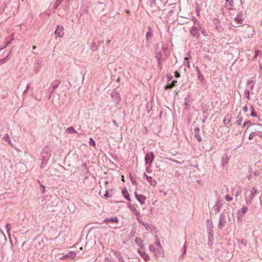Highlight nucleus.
Returning a JSON list of instances; mask_svg holds the SVG:
<instances>
[{"label": "nucleus", "instance_id": "f257e3e1", "mask_svg": "<svg viewBox=\"0 0 262 262\" xmlns=\"http://www.w3.org/2000/svg\"><path fill=\"white\" fill-rule=\"evenodd\" d=\"M257 192V189L256 187H253L250 190L245 192V201L247 203L250 204Z\"/></svg>", "mask_w": 262, "mask_h": 262}, {"label": "nucleus", "instance_id": "f03ea898", "mask_svg": "<svg viewBox=\"0 0 262 262\" xmlns=\"http://www.w3.org/2000/svg\"><path fill=\"white\" fill-rule=\"evenodd\" d=\"M193 21L194 24L196 23V25H198V27L196 26L192 27L190 30V34L191 35H192L193 37H196V38H198L200 36V33H199V30H200V23L199 21H198L195 17L192 19Z\"/></svg>", "mask_w": 262, "mask_h": 262}, {"label": "nucleus", "instance_id": "7ed1b4c3", "mask_svg": "<svg viewBox=\"0 0 262 262\" xmlns=\"http://www.w3.org/2000/svg\"><path fill=\"white\" fill-rule=\"evenodd\" d=\"M255 126L254 131L253 132L255 136H258L262 137V125L259 124H255L254 125Z\"/></svg>", "mask_w": 262, "mask_h": 262}, {"label": "nucleus", "instance_id": "20e7f679", "mask_svg": "<svg viewBox=\"0 0 262 262\" xmlns=\"http://www.w3.org/2000/svg\"><path fill=\"white\" fill-rule=\"evenodd\" d=\"M154 155L153 152H150L147 153L145 157V162L146 164L150 165L154 161Z\"/></svg>", "mask_w": 262, "mask_h": 262}, {"label": "nucleus", "instance_id": "39448f33", "mask_svg": "<svg viewBox=\"0 0 262 262\" xmlns=\"http://www.w3.org/2000/svg\"><path fill=\"white\" fill-rule=\"evenodd\" d=\"M55 34L59 37H62L64 35L63 27L59 25L57 26L55 31Z\"/></svg>", "mask_w": 262, "mask_h": 262}, {"label": "nucleus", "instance_id": "423d86ee", "mask_svg": "<svg viewBox=\"0 0 262 262\" xmlns=\"http://www.w3.org/2000/svg\"><path fill=\"white\" fill-rule=\"evenodd\" d=\"M136 197L141 204H144L145 203L146 198L144 195L136 193Z\"/></svg>", "mask_w": 262, "mask_h": 262}, {"label": "nucleus", "instance_id": "0eeeda50", "mask_svg": "<svg viewBox=\"0 0 262 262\" xmlns=\"http://www.w3.org/2000/svg\"><path fill=\"white\" fill-rule=\"evenodd\" d=\"M76 256V253L74 251H71L66 254L64 255V257H66L67 258H70L71 259H74Z\"/></svg>", "mask_w": 262, "mask_h": 262}, {"label": "nucleus", "instance_id": "6e6552de", "mask_svg": "<svg viewBox=\"0 0 262 262\" xmlns=\"http://www.w3.org/2000/svg\"><path fill=\"white\" fill-rule=\"evenodd\" d=\"M138 253L141 256V257L144 259L145 261H148L149 260V256L148 254H147L145 252L142 251L138 250Z\"/></svg>", "mask_w": 262, "mask_h": 262}, {"label": "nucleus", "instance_id": "1a4fd4ad", "mask_svg": "<svg viewBox=\"0 0 262 262\" xmlns=\"http://www.w3.org/2000/svg\"><path fill=\"white\" fill-rule=\"evenodd\" d=\"M103 222L104 223H107L108 222H111L113 223H118V220L117 217H114L113 218L110 219H105L104 220Z\"/></svg>", "mask_w": 262, "mask_h": 262}, {"label": "nucleus", "instance_id": "9d476101", "mask_svg": "<svg viewBox=\"0 0 262 262\" xmlns=\"http://www.w3.org/2000/svg\"><path fill=\"white\" fill-rule=\"evenodd\" d=\"M237 242L239 245H243L245 247L247 245V241L245 239H238Z\"/></svg>", "mask_w": 262, "mask_h": 262}, {"label": "nucleus", "instance_id": "9b49d317", "mask_svg": "<svg viewBox=\"0 0 262 262\" xmlns=\"http://www.w3.org/2000/svg\"><path fill=\"white\" fill-rule=\"evenodd\" d=\"M177 82V81H176V80L172 81V82L170 84H167V85H166L165 87V89H171V88H173V86H175L176 83Z\"/></svg>", "mask_w": 262, "mask_h": 262}, {"label": "nucleus", "instance_id": "f8f14e48", "mask_svg": "<svg viewBox=\"0 0 262 262\" xmlns=\"http://www.w3.org/2000/svg\"><path fill=\"white\" fill-rule=\"evenodd\" d=\"M233 4V0H229V2L227 3V4L226 5V7H227L229 10L232 9Z\"/></svg>", "mask_w": 262, "mask_h": 262}, {"label": "nucleus", "instance_id": "ddd939ff", "mask_svg": "<svg viewBox=\"0 0 262 262\" xmlns=\"http://www.w3.org/2000/svg\"><path fill=\"white\" fill-rule=\"evenodd\" d=\"M234 19L235 21L237 22L238 24L242 23L243 19L242 18L241 14L237 15V16L234 18Z\"/></svg>", "mask_w": 262, "mask_h": 262}, {"label": "nucleus", "instance_id": "4468645a", "mask_svg": "<svg viewBox=\"0 0 262 262\" xmlns=\"http://www.w3.org/2000/svg\"><path fill=\"white\" fill-rule=\"evenodd\" d=\"M66 132L69 134L77 133V132L73 127H69L66 129Z\"/></svg>", "mask_w": 262, "mask_h": 262}, {"label": "nucleus", "instance_id": "2eb2a0df", "mask_svg": "<svg viewBox=\"0 0 262 262\" xmlns=\"http://www.w3.org/2000/svg\"><path fill=\"white\" fill-rule=\"evenodd\" d=\"M142 240L139 237H136L135 239L136 243L137 245H139L141 248L143 247V245H142Z\"/></svg>", "mask_w": 262, "mask_h": 262}, {"label": "nucleus", "instance_id": "dca6fc26", "mask_svg": "<svg viewBox=\"0 0 262 262\" xmlns=\"http://www.w3.org/2000/svg\"><path fill=\"white\" fill-rule=\"evenodd\" d=\"M3 139L8 142L10 145L11 146L12 145V144L11 143V140L10 139V137L8 134H6L5 136L3 138Z\"/></svg>", "mask_w": 262, "mask_h": 262}, {"label": "nucleus", "instance_id": "f3484780", "mask_svg": "<svg viewBox=\"0 0 262 262\" xmlns=\"http://www.w3.org/2000/svg\"><path fill=\"white\" fill-rule=\"evenodd\" d=\"M5 4L0 3V14H2L5 11Z\"/></svg>", "mask_w": 262, "mask_h": 262}, {"label": "nucleus", "instance_id": "a211bd4d", "mask_svg": "<svg viewBox=\"0 0 262 262\" xmlns=\"http://www.w3.org/2000/svg\"><path fill=\"white\" fill-rule=\"evenodd\" d=\"M224 226H225V222L222 220H220L219 222V225H218L219 228L220 229H222L223 228V227Z\"/></svg>", "mask_w": 262, "mask_h": 262}, {"label": "nucleus", "instance_id": "6ab92c4d", "mask_svg": "<svg viewBox=\"0 0 262 262\" xmlns=\"http://www.w3.org/2000/svg\"><path fill=\"white\" fill-rule=\"evenodd\" d=\"M6 228L7 229V233L10 236V230H11V225L10 224H7L6 225Z\"/></svg>", "mask_w": 262, "mask_h": 262}, {"label": "nucleus", "instance_id": "aec40b11", "mask_svg": "<svg viewBox=\"0 0 262 262\" xmlns=\"http://www.w3.org/2000/svg\"><path fill=\"white\" fill-rule=\"evenodd\" d=\"M113 252L115 255L118 258V260L120 259V257H123L119 252L113 251Z\"/></svg>", "mask_w": 262, "mask_h": 262}, {"label": "nucleus", "instance_id": "412c9836", "mask_svg": "<svg viewBox=\"0 0 262 262\" xmlns=\"http://www.w3.org/2000/svg\"><path fill=\"white\" fill-rule=\"evenodd\" d=\"M148 3L151 7H154L156 5V0H149Z\"/></svg>", "mask_w": 262, "mask_h": 262}, {"label": "nucleus", "instance_id": "4be33fe9", "mask_svg": "<svg viewBox=\"0 0 262 262\" xmlns=\"http://www.w3.org/2000/svg\"><path fill=\"white\" fill-rule=\"evenodd\" d=\"M144 176L146 177L147 181L150 183V184H152V178L151 177L147 176L145 173H144Z\"/></svg>", "mask_w": 262, "mask_h": 262}, {"label": "nucleus", "instance_id": "5701e85b", "mask_svg": "<svg viewBox=\"0 0 262 262\" xmlns=\"http://www.w3.org/2000/svg\"><path fill=\"white\" fill-rule=\"evenodd\" d=\"M237 120L236 121V123L238 125H241V123H242V121L243 120L242 117L239 116H238L237 117Z\"/></svg>", "mask_w": 262, "mask_h": 262}, {"label": "nucleus", "instance_id": "b1692460", "mask_svg": "<svg viewBox=\"0 0 262 262\" xmlns=\"http://www.w3.org/2000/svg\"><path fill=\"white\" fill-rule=\"evenodd\" d=\"M242 192V189L241 187H239L237 189V191L236 192L235 196L236 197L238 196L241 194Z\"/></svg>", "mask_w": 262, "mask_h": 262}, {"label": "nucleus", "instance_id": "393cba45", "mask_svg": "<svg viewBox=\"0 0 262 262\" xmlns=\"http://www.w3.org/2000/svg\"><path fill=\"white\" fill-rule=\"evenodd\" d=\"M247 210H248L247 207L246 206H244V207H243V208L241 209V212L243 214H244L247 212Z\"/></svg>", "mask_w": 262, "mask_h": 262}, {"label": "nucleus", "instance_id": "a878e982", "mask_svg": "<svg viewBox=\"0 0 262 262\" xmlns=\"http://www.w3.org/2000/svg\"><path fill=\"white\" fill-rule=\"evenodd\" d=\"M59 83H60V81H57L55 84H52V88H53V91H52L53 92L54 91V90L55 89H56L58 86Z\"/></svg>", "mask_w": 262, "mask_h": 262}, {"label": "nucleus", "instance_id": "bb28decb", "mask_svg": "<svg viewBox=\"0 0 262 262\" xmlns=\"http://www.w3.org/2000/svg\"><path fill=\"white\" fill-rule=\"evenodd\" d=\"M261 51L260 50H255V55L254 56L253 59V60H256V57L257 56H258V53H261Z\"/></svg>", "mask_w": 262, "mask_h": 262}, {"label": "nucleus", "instance_id": "cd10ccee", "mask_svg": "<svg viewBox=\"0 0 262 262\" xmlns=\"http://www.w3.org/2000/svg\"><path fill=\"white\" fill-rule=\"evenodd\" d=\"M195 137L198 140V141L200 142L202 141V138L201 137L199 133H195Z\"/></svg>", "mask_w": 262, "mask_h": 262}, {"label": "nucleus", "instance_id": "c85d7f7f", "mask_svg": "<svg viewBox=\"0 0 262 262\" xmlns=\"http://www.w3.org/2000/svg\"><path fill=\"white\" fill-rule=\"evenodd\" d=\"M89 143L91 145H92L93 146H95V142L92 138H91L90 139Z\"/></svg>", "mask_w": 262, "mask_h": 262}, {"label": "nucleus", "instance_id": "c756f323", "mask_svg": "<svg viewBox=\"0 0 262 262\" xmlns=\"http://www.w3.org/2000/svg\"><path fill=\"white\" fill-rule=\"evenodd\" d=\"M152 35V32L151 31L147 32L146 33V39H148Z\"/></svg>", "mask_w": 262, "mask_h": 262}, {"label": "nucleus", "instance_id": "7c9ffc66", "mask_svg": "<svg viewBox=\"0 0 262 262\" xmlns=\"http://www.w3.org/2000/svg\"><path fill=\"white\" fill-rule=\"evenodd\" d=\"M29 88H30V85L29 84H27V86H26V90L24 91V95H26L28 92V91L29 90Z\"/></svg>", "mask_w": 262, "mask_h": 262}, {"label": "nucleus", "instance_id": "2f4dec72", "mask_svg": "<svg viewBox=\"0 0 262 262\" xmlns=\"http://www.w3.org/2000/svg\"><path fill=\"white\" fill-rule=\"evenodd\" d=\"M245 94L246 95V97L248 99H250V91L249 90H246Z\"/></svg>", "mask_w": 262, "mask_h": 262}, {"label": "nucleus", "instance_id": "473e14b6", "mask_svg": "<svg viewBox=\"0 0 262 262\" xmlns=\"http://www.w3.org/2000/svg\"><path fill=\"white\" fill-rule=\"evenodd\" d=\"M225 200L226 201H231L233 200L232 198L229 195H227L226 196H225Z\"/></svg>", "mask_w": 262, "mask_h": 262}, {"label": "nucleus", "instance_id": "72a5a7b5", "mask_svg": "<svg viewBox=\"0 0 262 262\" xmlns=\"http://www.w3.org/2000/svg\"><path fill=\"white\" fill-rule=\"evenodd\" d=\"M251 109L252 110V112L251 114V116L253 117H256V116H257L256 113V112H255L254 111L253 107L252 106H251Z\"/></svg>", "mask_w": 262, "mask_h": 262}, {"label": "nucleus", "instance_id": "f704fd0d", "mask_svg": "<svg viewBox=\"0 0 262 262\" xmlns=\"http://www.w3.org/2000/svg\"><path fill=\"white\" fill-rule=\"evenodd\" d=\"M254 136H255L254 133L253 132H252L249 136V139H252Z\"/></svg>", "mask_w": 262, "mask_h": 262}, {"label": "nucleus", "instance_id": "c9c22d12", "mask_svg": "<svg viewBox=\"0 0 262 262\" xmlns=\"http://www.w3.org/2000/svg\"><path fill=\"white\" fill-rule=\"evenodd\" d=\"M149 249L150 251H155V248L154 246V245H150L149 247Z\"/></svg>", "mask_w": 262, "mask_h": 262}, {"label": "nucleus", "instance_id": "e433bc0d", "mask_svg": "<svg viewBox=\"0 0 262 262\" xmlns=\"http://www.w3.org/2000/svg\"><path fill=\"white\" fill-rule=\"evenodd\" d=\"M156 58L159 60L160 61L161 59V54L160 53V54H157V55H156Z\"/></svg>", "mask_w": 262, "mask_h": 262}, {"label": "nucleus", "instance_id": "4c0bfd02", "mask_svg": "<svg viewBox=\"0 0 262 262\" xmlns=\"http://www.w3.org/2000/svg\"><path fill=\"white\" fill-rule=\"evenodd\" d=\"M175 76L177 78L180 76V74L178 71L175 72Z\"/></svg>", "mask_w": 262, "mask_h": 262}, {"label": "nucleus", "instance_id": "58836bf2", "mask_svg": "<svg viewBox=\"0 0 262 262\" xmlns=\"http://www.w3.org/2000/svg\"><path fill=\"white\" fill-rule=\"evenodd\" d=\"M156 245L158 246L159 248H161V245L159 242V241L158 240L157 242H156Z\"/></svg>", "mask_w": 262, "mask_h": 262}, {"label": "nucleus", "instance_id": "ea45409f", "mask_svg": "<svg viewBox=\"0 0 262 262\" xmlns=\"http://www.w3.org/2000/svg\"><path fill=\"white\" fill-rule=\"evenodd\" d=\"M124 196H125V199H126V200H130V199H129V194H128V193H126V194H125V195H124Z\"/></svg>", "mask_w": 262, "mask_h": 262}, {"label": "nucleus", "instance_id": "a19ab883", "mask_svg": "<svg viewBox=\"0 0 262 262\" xmlns=\"http://www.w3.org/2000/svg\"><path fill=\"white\" fill-rule=\"evenodd\" d=\"M243 111L245 112V113H246L248 111V107L247 106H245L243 107Z\"/></svg>", "mask_w": 262, "mask_h": 262}, {"label": "nucleus", "instance_id": "79ce46f5", "mask_svg": "<svg viewBox=\"0 0 262 262\" xmlns=\"http://www.w3.org/2000/svg\"><path fill=\"white\" fill-rule=\"evenodd\" d=\"M5 58H3V59H0V64H3L4 63H5Z\"/></svg>", "mask_w": 262, "mask_h": 262}, {"label": "nucleus", "instance_id": "37998d69", "mask_svg": "<svg viewBox=\"0 0 262 262\" xmlns=\"http://www.w3.org/2000/svg\"><path fill=\"white\" fill-rule=\"evenodd\" d=\"M112 122H113V124H114L115 126H117V127H118V123L116 122V121L113 120V121H112Z\"/></svg>", "mask_w": 262, "mask_h": 262}, {"label": "nucleus", "instance_id": "c03bdc74", "mask_svg": "<svg viewBox=\"0 0 262 262\" xmlns=\"http://www.w3.org/2000/svg\"><path fill=\"white\" fill-rule=\"evenodd\" d=\"M122 193L125 195V194H126V193H127V190L124 189L123 190H122Z\"/></svg>", "mask_w": 262, "mask_h": 262}, {"label": "nucleus", "instance_id": "a18cd8bd", "mask_svg": "<svg viewBox=\"0 0 262 262\" xmlns=\"http://www.w3.org/2000/svg\"><path fill=\"white\" fill-rule=\"evenodd\" d=\"M142 224L147 229L149 226L147 224L142 222Z\"/></svg>", "mask_w": 262, "mask_h": 262}, {"label": "nucleus", "instance_id": "49530a36", "mask_svg": "<svg viewBox=\"0 0 262 262\" xmlns=\"http://www.w3.org/2000/svg\"><path fill=\"white\" fill-rule=\"evenodd\" d=\"M252 82H253V81H252V80H248V81L247 82V85H249V84H251Z\"/></svg>", "mask_w": 262, "mask_h": 262}, {"label": "nucleus", "instance_id": "de8ad7c7", "mask_svg": "<svg viewBox=\"0 0 262 262\" xmlns=\"http://www.w3.org/2000/svg\"><path fill=\"white\" fill-rule=\"evenodd\" d=\"M202 33H203V34L205 36H207V34H206V32L205 31V30H202Z\"/></svg>", "mask_w": 262, "mask_h": 262}, {"label": "nucleus", "instance_id": "09e8293b", "mask_svg": "<svg viewBox=\"0 0 262 262\" xmlns=\"http://www.w3.org/2000/svg\"><path fill=\"white\" fill-rule=\"evenodd\" d=\"M199 130H200L199 128H195L194 129V131H195V133H199Z\"/></svg>", "mask_w": 262, "mask_h": 262}, {"label": "nucleus", "instance_id": "8fccbe9b", "mask_svg": "<svg viewBox=\"0 0 262 262\" xmlns=\"http://www.w3.org/2000/svg\"><path fill=\"white\" fill-rule=\"evenodd\" d=\"M104 195H105V197H106V198L108 197V196H109V193H108V192L107 191H106V192H105V193Z\"/></svg>", "mask_w": 262, "mask_h": 262}, {"label": "nucleus", "instance_id": "3c124183", "mask_svg": "<svg viewBox=\"0 0 262 262\" xmlns=\"http://www.w3.org/2000/svg\"><path fill=\"white\" fill-rule=\"evenodd\" d=\"M119 260L120 262H125L123 257H120V259H119Z\"/></svg>", "mask_w": 262, "mask_h": 262}, {"label": "nucleus", "instance_id": "603ef678", "mask_svg": "<svg viewBox=\"0 0 262 262\" xmlns=\"http://www.w3.org/2000/svg\"><path fill=\"white\" fill-rule=\"evenodd\" d=\"M184 249L183 252L182 254V256H183V255L185 254V253L186 252V247L185 246H184Z\"/></svg>", "mask_w": 262, "mask_h": 262}, {"label": "nucleus", "instance_id": "864d4df0", "mask_svg": "<svg viewBox=\"0 0 262 262\" xmlns=\"http://www.w3.org/2000/svg\"><path fill=\"white\" fill-rule=\"evenodd\" d=\"M249 121H247V122H245L244 124H243V126L245 127L246 126V125H247L248 123H249Z\"/></svg>", "mask_w": 262, "mask_h": 262}, {"label": "nucleus", "instance_id": "5fc2aeb1", "mask_svg": "<svg viewBox=\"0 0 262 262\" xmlns=\"http://www.w3.org/2000/svg\"><path fill=\"white\" fill-rule=\"evenodd\" d=\"M125 12H126V13H127V14H129V13H130V12H129V11L128 10H125Z\"/></svg>", "mask_w": 262, "mask_h": 262}, {"label": "nucleus", "instance_id": "6e6d98bb", "mask_svg": "<svg viewBox=\"0 0 262 262\" xmlns=\"http://www.w3.org/2000/svg\"><path fill=\"white\" fill-rule=\"evenodd\" d=\"M254 88V85H252L251 86H250V89L251 90H253Z\"/></svg>", "mask_w": 262, "mask_h": 262}, {"label": "nucleus", "instance_id": "4d7b16f0", "mask_svg": "<svg viewBox=\"0 0 262 262\" xmlns=\"http://www.w3.org/2000/svg\"><path fill=\"white\" fill-rule=\"evenodd\" d=\"M65 258H66V257H64V255L60 258V259H64Z\"/></svg>", "mask_w": 262, "mask_h": 262}, {"label": "nucleus", "instance_id": "13d9d810", "mask_svg": "<svg viewBox=\"0 0 262 262\" xmlns=\"http://www.w3.org/2000/svg\"><path fill=\"white\" fill-rule=\"evenodd\" d=\"M226 120L225 119V120H224V124H227V123H226Z\"/></svg>", "mask_w": 262, "mask_h": 262}, {"label": "nucleus", "instance_id": "bf43d9fd", "mask_svg": "<svg viewBox=\"0 0 262 262\" xmlns=\"http://www.w3.org/2000/svg\"><path fill=\"white\" fill-rule=\"evenodd\" d=\"M122 180L124 181V177L123 176H122Z\"/></svg>", "mask_w": 262, "mask_h": 262}, {"label": "nucleus", "instance_id": "052dcab7", "mask_svg": "<svg viewBox=\"0 0 262 262\" xmlns=\"http://www.w3.org/2000/svg\"><path fill=\"white\" fill-rule=\"evenodd\" d=\"M185 104L186 105H188L187 102L186 101H185Z\"/></svg>", "mask_w": 262, "mask_h": 262}, {"label": "nucleus", "instance_id": "680f3d73", "mask_svg": "<svg viewBox=\"0 0 262 262\" xmlns=\"http://www.w3.org/2000/svg\"><path fill=\"white\" fill-rule=\"evenodd\" d=\"M9 42H7V44L5 45V46L4 47V48H5L8 45Z\"/></svg>", "mask_w": 262, "mask_h": 262}, {"label": "nucleus", "instance_id": "e2e57ef3", "mask_svg": "<svg viewBox=\"0 0 262 262\" xmlns=\"http://www.w3.org/2000/svg\"><path fill=\"white\" fill-rule=\"evenodd\" d=\"M185 60H188V57H186V58H185Z\"/></svg>", "mask_w": 262, "mask_h": 262}, {"label": "nucleus", "instance_id": "0e129e2a", "mask_svg": "<svg viewBox=\"0 0 262 262\" xmlns=\"http://www.w3.org/2000/svg\"><path fill=\"white\" fill-rule=\"evenodd\" d=\"M226 122H227L226 123L228 124V123H229V120L228 121H226Z\"/></svg>", "mask_w": 262, "mask_h": 262}, {"label": "nucleus", "instance_id": "69168bd1", "mask_svg": "<svg viewBox=\"0 0 262 262\" xmlns=\"http://www.w3.org/2000/svg\"><path fill=\"white\" fill-rule=\"evenodd\" d=\"M225 1L226 2V3H228V2H229V0H225Z\"/></svg>", "mask_w": 262, "mask_h": 262}, {"label": "nucleus", "instance_id": "338daca9", "mask_svg": "<svg viewBox=\"0 0 262 262\" xmlns=\"http://www.w3.org/2000/svg\"><path fill=\"white\" fill-rule=\"evenodd\" d=\"M82 249H83V248H82V247H81L80 248V249L81 250H82Z\"/></svg>", "mask_w": 262, "mask_h": 262}, {"label": "nucleus", "instance_id": "774afa93", "mask_svg": "<svg viewBox=\"0 0 262 262\" xmlns=\"http://www.w3.org/2000/svg\"><path fill=\"white\" fill-rule=\"evenodd\" d=\"M110 42H111V41H110V40H108V41H107V43H110Z\"/></svg>", "mask_w": 262, "mask_h": 262}]
</instances>
